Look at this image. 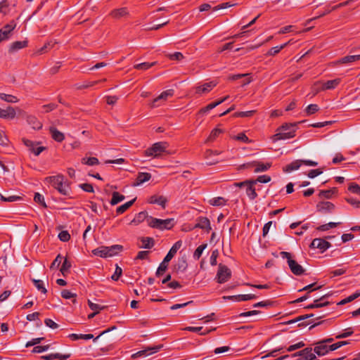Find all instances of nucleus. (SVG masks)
I'll return each mask as SVG.
<instances>
[{
  "label": "nucleus",
  "instance_id": "obj_1",
  "mask_svg": "<svg viewBox=\"0 0 360 360\" xmlns=\"http://www.w3.org/2000/svg\"><path fill=\"white\" fill-rule=\"evenodd\" d=\"M122 250V246L120 245H113L110 247L102 246L101 248L94 250L92 252L94 255L101 257H112L116 255L119 252Z\"/></svg>",
  "mask_w": 360,
  "mask_h": 360
},
{
  "label": "nucleus",
  "instance_id": "obj_2",
  "mask_svg": "<svg viewBox=\"0 0 360 360\" xmlns=\"http://www.w3.org/2000/svg\"><path fill=\"white\" fill-rule=\"evenodd\" d=\"M48 179L52 186L61 194L65 195H68L70 187L66 181H64V176L63 175L50 176Z\"/></svg>",
  "mask_w": 360,
  "mask_h": 360
},
{
  "label": "nucleus",
  "instance_id": "obj_3",
  "mask_svg": "<svg viewBox=\"0 0 360 360\" xmlns=\"http://www.w3.org/2000/svg\"><path fill=\"white\" fill-rule=\"evenodd\" d=\"M280 255L283 259H286L289 268L292 273L296 276H300L304 273V269L292 259L290 253L281 252Z\"/></svg>",
  "mask_w": 360,
  "mask_h": 360
},
{
  "label": "nucleus",
  "instance_id": "obj_4",
  "mask_svg": "<svg viewBox=\"0 0 360 360\" xmlns=\"http://www.w3.org/2000/svg\"><path fill=\"white\" fill-rule=\"evenodd\" d=\"M167 143L166 142H157L145 151L146 156H152L155 158L160 157L161 154L166 153Z\"/></svg>",
  "mask_w": 360,
  "mask_h": 360
},
{
  "label": "nucleus",
  "instance_id": "obj_5",
  "mask_svg": "<svg viewBox=\"0 0 360 360\" xmlns=\"http://www.w3.org/2000/svg\"><path fill=\"white\" fill-rule=\"evenodd\" d=\"M303 164L309 167H315L318 165V162L312 160H297L286 165L285 167L283 168V171L287 173L292 172L297 170Z\"/></svg>",
  "mask_w": 360,
  "mask_h": 360
},
{
  "label": "nucleus",
  "instance_id": "obj_6",
  "mask_svg": "<svg viewBox=\"0 0 360 360\" xmlns=\"http://www.w3.org/2000/svg\"><path fill=\"white\" fill-rule=\"evenodd\" d=\"M230 276H231L230 269L227 266L220 264L219 265V269H218V272L217 274V278L218 283H223L226 282Z\"/></svg>",
  "mask_w": 360,
  "mask_h": 360
},
{
  "label": "nucleus",
  "instance_id": "obj_7",
  "mask_svg": "<svg viewBox=\"0 0 360 360\" xmlns=\"http://www.w3.org/2000/svg\"><path fill=\"white\" fill-rule=\"evenodd\" d=\"M163 347L162 345H159L154 347H148L146 349L139 351L136 353L132 354L131 357L133 359H136L139 356H146L150 354L156 353L158 352L160 349Z\"/></svg>",
  "mask_w": 360,
  "mask_h": 360
},
{
  "label": "nucleus",
  "instance_id": "obj_8",
  "mask_svg": "<svg viewBox=\"0 0 360 360\" xmlns=\"http://www.w3.org/2000/svg\"><path fill=\"white\" fill-rule=\"evenodd\" d=\"M174 91L173 89L166 90L160 94L159 96L155 98L152 103L150 104L151 108H155L158 106V104H156L158 101H165L168 99V98L172 97L174 95Z\"/></svg>",
  "mask_w": 360,
  "mask_h": 360
},
{
  "label": "nucleus",
  "instance_id": "obj_9",
  "mask_svg": "<svg viewBox=\"0 0 360 360\" xmlns=\"http://www.w3.org/2000/svg\"><path fill=\"white\" fill-rule=\"evenodd\" d=\"M23 141L25 145L36 155H39L45 150V147L39 146V143H35L27 139H25Z\"/></svg>",
  "mask_w": 360,
  "mask_h": 360
},
{
  "label": "nucleus",
  "instance_id": "obj_10",
  "mask_svg": "<svg viewBox=\"0 0 360 360\" xmlns=\"http://www.w3.org/2000/svg\"><path fill=\"white\" fill-rule=\"evenodd\" d=\"M295 130L288 132L277 131V133L271 137V139L274 142H276L279 140L289 139L293 138L295 136Z\"/></svg>",
  "mask_w": 360,
  "mask_h": 360
},
{
  "label": "nucleus",
  "instance_id": "obj_11",
  "mask_svg": "<svg viewBox=\"0 0 360 360\" xmlns=\"http://www.w3.org/2000/svg\"><path fill=\"white\" fill-rule=\"evenodd\" d=\"M173 257L174 256L168 252L156 271L155 274L157 276H160L165 272L167 269L168 262L173 258Z\"/></svg>",
  "mask_w": 360,
  "mask_h": 360
},
{
  "label": "nucleus",
  "instance_id": "obj_12",
  "mask_svg": "<svg viewBox=\"0 0 360 360\" xmlns=\"http://www.w3.org/2000/svg\"><path fill=\"white\" fill-rule=\"evenodd\" d=\"M330 243L322 238H315L311 243V248H319L322 252L330 247Z\"/></svg>",
  "mask_w": 360,
  "mask_h": 360
},
{
  "label": "nucleus",
  "instance_id": "obj_13",
  "mask_svg": "<svg viewBox=\"0 0 360 360\" xmlns=\"http://www.w3.org/2000/svg\"><path fill=\"white\" fill-rule=\"evenodd\" d=\"M158 229L160 230L163 229H170L172 228L175 224L174 219L170 218L167 219H158Z\"/></svg>",
  "mask_w": 360,
  "mask_h": 360
},
{
  "label": "nucleus",
  "instance_id": "obj_14",
  "mask_svg": "<svg viewBox=\"0 0 360 360\" xmlns=\"http://www.w3.org/2000/svg\"><path fill=\"white\" fill-rule=\"evenodd\" d=\"M256 296L253 294H248V295H233V296H225L224 299L231 300L233 301H247L255 299Z\"/></svg>",
  "mask_w": 360,
  "mask_h": 360
},
{
  "label": "nucleus",
  "instance_id": "obj_15",
  "mask_svg": "<svg viewBox=\"0 0 360 360\" xmlns=\"http://www.w3.org/2000/svg\"><path fill=\"white\" fill-rule=\"evenodd\" d=\"M15 110L13 107L8 106L6 109L0 108V117L13 119L15 116Z\"/></svg>",
  "mask_w": 360,
  "mask_h": 360
},
{
  "label": "nucleus",
  "instance_id": "obj_16",
  "mask_svg": "<svg viewBox=\"0 0 360 360\" xmlns=\"http://www.w3.org/2000/svg\"><path fill=\"white\" fill-rule=\"evenodd\" d=\"M15 27V25H6L3 29L0 30V42L9 38V34Z\"/></svg>",
  "mask_w": 360,
  "mask_h": 360
},
{
  "label": "nucleus",
  "instance_id": "obj_17",
  "mask_svg": "<svg viewBox=\"0 0 360 360\" xmlns=\"http://www.w3.org/2000/svg\"><path fill=\"white\" fill-rule=\"evenodd\" d=\"M314 350L319 356H323L330 351L329 347L325 345L322 341L317 343Z\"/></svg>",
  "mask_w": 360,
  "mask_h": 360
},
{
  "label": "nucleus",
  "instance_id": "obj_18",
  "mask_svg": "<svg viewBox=\"0 0 360 360\" xmlns=\"http://www.w3.org/2000/svg\"><path fill=\"white\" fill-rule=\"evenodd\" d=\"M327 295L322 296L320 299L315 300L313 304H309L305 308L307 309H311L314 308L323 307L329 304L328 302H323Z\"/></svg>",
  "mask_w": 360,
  "mask_h": 360
},
{
  "label": "nucleus",
  "instance_id": "obj_19",
  "mask_svg": "<svg viewBox=\"0 0 360 360\" xmlns=\"http://www.w3.org/2000/svg\"><path fill=\"white\" fill-rule=\"evenodd\" d=\"M317 210L321 212H330L334 208V205L330 202H321L316 206Z\"/></svg>",
  "mask_w": 360,
  "mask_h": 360
},
{
  "label": "nucleus",
  "instance_id": "obj_20",
  "mask_svg": "<svg viewBox=\"0 0 360 360\" xmlns=\"http://www.w3.org/2000/svg\"><path fill=\"white\" fill-rule=\"evenodd\" d=\"M70 354H61L60 353L50 354L41 356L40 358L44 360H53L55 359H61L60 360H66L70 357Z\"/></svg>",
  "mask_w": 360,
  "mask_h": 360
},
{
  "label": "nucleus",
  "instance_id": "obj_21",
  "mask_svg": "<svg viewBox=\"0 0 360 360\" xmlns=\"http://www.w3.org/2000/svg\"><path fill=\"white\" fill-rule=\"evenodd\" d=\"M216 85L217 84L214 82L205 83L202 86H199L196 88V93L201 94L208 92Z\"/></svg>",
  "mask_w": 360,
  "mask_h": 360
},
{
  "label": "nucleus",
  "instance_id": "obj_22",
  "mask_svg": "<svg viewBox=\"0 0 360 360\" xmlns=\"http://www.w3.org/2000/svg\"><path fill=\"white\" fill-rule=\"evenodd\" d=\"M228 98H229V96H226L224 97L223 98L218 100L216 102L210 103L205 108L201 109L200 113H206V112H207L210 110L214 108L215 107L218 106L219 105L221 104L223 102L226 101Z\"/></svg>",
  "mask_w": 360,
  "mask_h": 360
},
{
  "label": "nucleus",
  "instance_id": "obj_23",
  "mask_svg": "<svg viewBox=\"0 0 360 360\" xmlns=\"http://www.w3.org/2000/svg\"><path fill=\"white\" fill-rule=\"evenodd\" d=\"M195 226L202 229H211L210 220L206 217L198 218V223Z\"/></svg>",
  "mask_w": 360,
  "mask_h": 360
},
{
  "label": "nucleus",
  "instance_id": "obj_24",
  "mask_svg": "<svg viewBox=\"0 0 360 360\" xmlns=\"http://www.w3.org/2000/svg\"><path fill=\"white\" fill-rule=\"evenodd\" d=\"M358 60H360V54L359 55H352V56H347L336 62L337 64L340 63H352Z\"/></svg>",
  "mask_w": 360,
  "mask_h": 360
},
{
  "label": "nucleus",
  "instance_id": "obj_25",
  "mask_svg": "<svg viewBox=\"0 0 360 360\" xmlns=\"http://www.w3.org/2000/svg\"><path fill=\"white\" fill-rule=\"evenodd\" d=\"M149 202L150 203L158 204L162 206V207H165V203L167 202V198L164 196L153 195L150 197Z\"/></svg>",
  "mask_w": 360,
  "mask_h": 360
},
{
  "label": "nucleus",
  "instance_id": "obj_26",
  "mask_svg": "<svg viewBox=\"0 0 360 360\" xmlns=\"http://www.w3.org/2000/svg\"><path fill=\"white\" fill-rule=\"evenodd\" d=\"M0 199L4 202H14L20 199V197L15 195H10L8 192L4 194L0 193Z\"/></svg>",
  "mask_w": 360,
  "mask_h": 360
},
{
  "label": "nucleus",
  "instance_id": "obj_27",
  "mask_svg": "<svg viewBox=\"0 0 360 360\" xmlns=\"http://www.w3.org/2000/svg\"><path fill=\"white\" fill-rule=\"evenodd\" d=\"M50 132L51 134L52 138L55 141L58 142H61L64 139V134L62 132L57 130L55 127H50Z\"/></svg>",
  "mask_w": 360,
  "mask_h": 360
},
{
  "label": "nucleus",
  "instance_id": "obj_28",
  "mask_svg": "<svg viewBox=\"0 0 360 360\" xmlns=\"http://www.w3.org/2000/svg\"><path fill=\"white\" fill-rule=\"evenodd\" d=\"M151 177L150 174L149 173H145V172H141L138 174L137 176V182L135 184V186H139L147 181H148Z\"/></svg>",
  "mask_w": 360,
  "mask_h": 360
},
{
  "label": "nucleus",
  "instance_id": "obj_29",
  "mask_svg": "<svg viewBox=\"0 0 360 360\" xmlns=\"http://www.w3.org/2000/svg\"><path fill=\"white\" fill-rule=\"evenodd\" d=\"M340 82V79H335L333 80H328L323 84L322 89H333L337 86Z\"/></svg>",
  "mask_w": 360,
  "mask_h": 360
},
{
  "label": "nucleus",
  "instance_id": "obj_30",
  "mask_svg": "<svg viewBox=\"0 0 360 360\" xmlns=\"http://www.w3.org/2000/svg\"><path fill=\"white\" fill-rule=\"evenodd\" d=\"M148 217V213L145 211L141 212L139 214H137L134 219L131 221V224H134L135 225L139 224L141 221H143L145 219H147Z\"/></svg>",
  "mask_w": 360,
  "mask_h": 360
},
{
  "label": "nucleus",
  "instance_id": "obj_31",
  "mask_svg": "<svg viewBox=\"0 0 360 360\" xmlns=\"http://www.w3.org/2000/svg\"><path fill=\"white\" fill-rule=\"evenodd\" d=\"M135 200H136V198H134L133 200H131L129 202H127L126 203L122 205L121 206H119L116 210L117 214H122L123 212H124L127 210H128L133 205V203L134 202Z\"/></svg>",
  "mask_w": 360,
  "mask_h": 360
},
{
  "label": "nucleus",
  "instance_id": "obj_32",
  "mask_svg": "<svg viewBox=\"0 0 360 360\" xmlns=\"http://www.w3.org/2000/svg\"><path fill=\"white\" fill-rule=\"evenodd\" d=\"M125 199V197L123 195L120 194L117 192L112 193V198L110 200V204L112 205H115L119 202H122Z\"/></svg>",
  "mask_w": 360,
  "mask_h": 360
},
{
  "label": "nucleus",
  "instance_id": "obj_33",
  "mask_svg": "<svg viewBox=\"0 0 360 360\" xmlns=\"http://www.w3.org/2000/svg\"><path fill=\"white\" fill-rule=\"evenodd\" d=\"M69 337L72 340H77L79 339L90 340V339L94 338V335L92 334L83 335V334H75V333H72V334H70L69 335Z\"/></svg>",
  "mask_w": 360,
  "mask_h": 360
},
{
  "label": "nucleus",
  "instance_id": "obj_34",
  "mask_svg": "<svg viewBox=\"0 0 360 360\" xmlns=\"http://www.w3.org/2000/svg\"><path fill=\"white\" fill-rule=\"evenodd\" d=\"M255 165L254 162L250 163L248 165ZM255 165L257 166V167L255 170V172H261L266 171L271 167V164H269V163L264 165L263 163L257 162V163H255Z\"/></svg>",
  "mask_w": 360,
  "mask_h": 360
},
{
  "label": "nucleus",
  "instance_id": "obj_35",
  "mask_svg": "<svg viewBox=\"0 0 360 360\" xmlns=\"http://www.w3.org/2000/svg\"><path fill=\"white\" fill-rule=\"evenodd\" d=\"M0 99L8 103H17L18 101V99L15 96L4 93H0Z\"/></svg>",
  "mask_w": 360,
  "mask_h": 360
},
{
  "label": "nucleus",
  "instance_id": "obj_36",
  "mask_svg": "<svg viewBox=\"0 0 360 360\" xmlns=\"http://www.w3.org/2000/svg\"><path fill=\"white\" fill-rule=\"evenodd\" d=\"M187 268L186 258L185 256L179 259L176 269L178 271H184Z\"/></svg>",
  "mask_w": 360,
  "mask_h": 360
},
{
  "label": "nucleus",
  "instance_id": "obj_37",
  "mask_svg": "<svg viewBox=\"0 0 360 360\" xmlns=\"http://www.w3.org/2000/svg\"><path fill=\"white\" fill-rule=\"evenodd\" d=\"M336 188H333L330 190H322L319 192V196L321 198L329 199L331 198L332 195L336 193Z\"/></svg>",
  "mask_w": 360,
  "mask_h": 360
},
{
  "label": "nucleus",
  "instance_id": "obj_38",
  "mask_svg": "<svg viewBox=\"0 0 360 360\" xmlns=\"http://www.w3.org/2000/svg\"><path fill=\"white\" fill-rule=\"evenodd\" d=\"M32 281L38 290L41 291L44 294L46 293V288H45L44 282L41 280L32 279Z\"/></svg>",
  "mask_w": 360,
  "mask_h": 360
},
{
  "label": "nucleus",
  "instance_id": "obj_39",
  "mask_svg": "<svg viewBox=\"0 0 360 360\" xmlns=\"http://www.w3.org/2000/svg\"><path fill=\"white\" fill-rule=\"evenodd\" d=\"M209 202L213 206H221L225 204L226 200L222 197H217L210 199Z\"/></svg>",
  "mask_w": 360,
  "mask_h": 360
},
{
  "label": "nucleus",
  "instance_id": "obj_40",
  "mask_svg": "<svg viewBox=\"0 0 360 360\" xmlns=\"http://www.w3.org/2000/svg\"><path fill=\"white\" fill-rule=\"evenodd\" d=\"M27 45V41H15L13 43L10 48V51H16L19 49H22Z\"/></svg>",
  "mask_w": 360,
  "mask_h": 360
},
{
  "label": "nucleus",
  "instance_id": "obj_41",
  "mask_svg": "<svg viewBox=\"0 0 360 360\" xmlns=\"http://www.w3.org/2000/svg\"><path fill=\"white\" fill-rule=\"evenodd\" d=\"M206 248H207V244H202V245L198 246L193 253V258L195 260L199 259L200 257H201L203 251L206 249Z\"/></svg>",
  "mask_w": 360,
  "mask_h": 360
},
{
  "label": "nucleus",
  "instance_id": "obj_42",
  "mask_svg": "<svg viewBox=\"0 0 360 360\" xmlns=\"http://www.w3.org/2000/svg\"><path fill=\"white\" fill-rule=\"evenodd\" d=\"M246 194L250 200H253L257 196L255 189L252 186L251 184L246 186Z\"/></svg>",
  "mask_w": 360,
  "mask_h": 360
},
{
  "label": "nucleus",
  "instance_id": "obj_43",
  "mask_svg": "<svg viewBox=\"0 0 360 360\" xmlns=\"http://www.w3.org/2000/svg\"><path fill=\"white\" fill-rule=\"evenodd\" d=\"M142 245L141 248L149 249L153 246V240L151 238H143L141 239Z\"/></svg>",
  "mask_w": 360,
  "mask_h": 360
},
{
  "label": "nucleus",
  "instance_id": "obj_44",
  "mask_svg": "<svg viewBox=\"0 0 360 360\" xmlns=\"http://www.w3.org/2000/svg\"><path fill=\"white\" fill-rule=\"evenodd\" d=\"M340 222H329L326 224L321 225L317 228L319 231H325L330 229L336 227Z\"/></svg>",
  "mask_w": 360,
  "mask_h": 360
},
{
  "label": "nucleus",
  "instance_id": "obj_45",
  "mask_svg": "<svg viewBox=\"0 0 360 360\" xmlns=\"http://www.w3.org/2000/svg\"><path fill=\"white\" fill-rule=\"evenodd\" d=\"M70 267L71 263L67 259H65L60 268V271L64 276H66V274L68 272Z\"/></svg>",
  "mask_w": 360,
  "mask_h": 360
},
{
  "label": "nucleus",
  "instance_id": "obj_46",
  "mask_svg": "<svg viewBox=\"0 0 360 360\" xmlns=\"http://www.w3.org/2000/svg\"><path fill=\"white\" fill-rule=\"evenodd\" d=\"M155 63L156 62L139 63L134 65V68L138 70H147L153 66Z\"/></svg>",
  "mask_w": 360,
  "mask_h": 360
},
{
  "label": "nucleus",
  "instance_id": "obj_47",
  "mask_svg": "<svg viewBox=\"0 0 360 360\" xmlns=\"http://www.w3.org/2000/svg\"><path fill=\"white\" fill-rule=\"evenodd\" d=\"M319 110V108L316 104H310L306 108L305 111L308 115H310L315 113Z\"/></svg>",
  "mask_w": 360,
  "mask_h": 360
},
{
  "label": "nucleus",
  "instance_id": "obj_48",
  "mask_svg": "<svg viewBox=\"0 0 360 360\" xmlns=\"http://www.w3.org/2000/svg\"><path fill=\"white\" fill-rule=\"evenodd\" d=\"M82 162V163L90 166H94L98 164V160L96 158H83Z\"/></svg>",
  "mask_w": 360,
  "mask_h": 360
},
{
  "label": "nucleus",
  "instance_id": "obj_49",
  "mask_svg": "<svg viewBox=\"0 0 360 360\" xmlns=\"http://www.w3.org/2000/svg\"><path fill=\"white\" fill-rule=\"evenodd\" d=\"M294 126L295 125L292 124L285 123V124H283V125H281L280 127H278L277 129V131H285V132L292 131V130H295L293 129Z\"/></svg>",
  "mask_w": 360,
  "mask_h": 360
},
{
  "label": "nucleus",
  "instance_id": "obj_50",
  "mask_svg": "<svg viewBox=\"0 0 360 360\" xmlns=\"http://www.w3.org/2000/svg\"><path fill=\"white\" fill-rule=\"evenodd\" d=\"M127 14V9L125 8H120V9L115 10L112 13V15L115 18H120V17L124 16V15H125Z\"/></svg>",
  "mask_w": 360,
  "mask_h": 360
},
{
  "label": "nucleus",
  "instance_id": "obj_51",
  "mask_svg": "<svg viewBox=\"0 0 360 360\" xmlns=\"http://www.w3.org/2000/svg\"><path fill=\"white\" fill-rule=\"evenodd\" d=\"M182 245V242L181 240H178L176 241L174 245L171 248V249L169 250V252L170 254H172L173 256H174V255L176 253V252L178 251L179 249H180V248L181 247Z\"/></svg>",
  "mask_w": 360,
  "mask_h": 360
},
{
  "label": "nucleus",
  "instance_id": "obj_52",
  "mask_svg": "<svg viewBox=\"0 0 360 360\" xmlns=\"http://www.w3.org/2000/svg\"><path fill=\"white\" fill-rule=\"evenodd\" d=\"M44 339V338H33L30 341L27 342L25 344L26 347H30L32 346H36L37 345L41 343V342Z\"/></svg>",
  "mask_w": 360,
  "mask_h": 360
},
{
  "label": "nucleus",
  "instance_id": "obj_53",
  "mask_svg": "<svg viewBox=\"0 0 360 360\" xmlns=\"http://www.w3.org/2000/svg\"><path fill=\"white\" fill-rule=\"evenodd\" d=\"M58 237L61 241L66 242L70 238V235L67 231H61Z\"/></svg>",
  "mask_w": 360,
  "mask_h": 360
},
{
  "label": "nucleus",
  "instance_id": "obj_54",
  "mask_svg": "<svg viewBox=\"0 0 360 360\" xmlns=\"http://www.w3.org/2000/svg\"><path fill=\"white\" fill-rule=\"evenodd\" d=\"M34 200L36 202L41 204L43 207H46V204L44 201V198L42 195L39 193L34 194Z\"/></svg>",
  "mask_w": 360,
  "mask_h": 360
},
{
  "label": "nucleus",
  "instance_id": "obj_55",
  "mask_svg": "<svg viewBox=\"0 0 360 360\" xmlns=\"http://www.w3.org/2000/svg\"><path fill=\"white\" fill-rule=\"evenodd\" d=\"M50 347V345H44V346H35L32 350V353H41L47 351Z\"/></svg>",
  "mask_w": 360,
  "mask_h": 360
},
{
  "label": "nucleus",
  "instance_id": "obj_56",
  "mask_svg": "<svg viewBox=\"0 0 360 360\" xmlns=\"http://www.w3.org/2000/svg\"><path fill=\"white\" fill-rule=\"evenodd\" d=\"M310 351H312V348L307 347L298 352L293 354L292 355L290 356L289 358H293V357L297 356H301L303 357L304 355L307 354L308 353H310Z\"/></svg>",
  "mask_w": 360,
  "mask_h": 360
},
{
  "label": "nucleus",
  "instance_id": "obj_57",
  "mask_svg": "<svg viewBox=\"0 0 360 360\" xmlns=\"http://www.w3.org/2000/svg\"><path fill=\"white\" fill-rule=\"evenodd\" d=\"M88 304H89L90 309L91 310L94 311V312H96L97 314L99 312L100 310H102L103 309H104L105 307L100 306L97 304H94L92 302H91L90 300L88 301Z\"/></svg>",
  "mask_w": 360,
  "mask_h": 360
},
{
  "label": "nucleus",
  "instance_id": "obj_58",
  "mask_svg": "<svg viewBox=\"0 0 360 360\" xmlns=\"http://www.w3.org/2000/svg\"><path fill=\"white\" fill-rule=\"evenodd\" d=\"M349 342L347 341H341L338 342L337 343L333 344L330 346H329V350L330 351H335L338 349V348L341 347L342 346L347 345Z\"/></svg>",
  "mask_w": 360,
  "mask_h": 360
},
{
  "label": "nucleus",
  "instance_id": "obj_59",
  "mask_svg": "<svg viewBox=\"0 0 360 360\" xmlns=\"http://www.w3.org/2000/svg\"><path fill=\"white\" fill-rule=\"evenodd\" d=\"M147 222H148V224L152 227V228H155V229H158V219L157 218H153L152 217H148L147 218Z\"/></svg>",
  "mask_w": 360,
  "mask_h": 360
},
{
  "label": "nucleus",
  "instance_id": "obj_60",
  "mask_svg": "<svg viewBox=\"0 0 360 360\" xmlns=\"http://www.w3.org/2000/svg\"><path fill=\"white\" fill-rule=\"evenodd\" d=\"M122 274V269L117 264H116L115 273L112 275L111 278L113 281H117L118 278L121 276Z\"/></svg>",
  "mask_w": 360,
  "mask_h": 360
},
{
  "label": "nucleus",
  "instance_id": "obj_61",
  "mask_svg": "<svg viewBox=\"0 0 360 360\" xmlns=\"http://www.w3.org/2000/svg\"><path fill=\"white\" fill-rule=\"evenodd\" d=\"M218 255H219L218 250H214L212 252V255H211L210 259V264L212 266L217 265V259Z\"/></svg>",
  "mask_w": 360,
  "mask_h": 360
},
{
  "label": "nucleus",
  "instance_id": "obj_62",
  "mask_svg": "<svg viewBox=\"0 0 360 360\" xmlns=\"http://www.w3.org/2000/svg\"><path fill=\"white\" fill-rule=\"evenodd\" d=\"M44 323L47 327L51 329H57L59 327L58 324H57L50 319H46L44 321Z\"/></svg>",
  "mask_w": 360,
  "mask_h": 360
},
{
  "label": "nucleus",
  "instance_id": "obj_63",
  "mask_svg": "<svg viewBox=\"0 0 360 360\" xmlns=\"http://www.w3.org/2000/svg\"><path fill=\"white\" fill-rule=\"evenodd\" d=\"M61 259H62L61 255H58L56 257V259L53 260V262L51 263L50 268L52 269L58 268L61 263Z\"/></svg>",
  "mask_w": 360,
  "mask_h": 360
},
{
  "label": "nucleus",
  "instance_id": "obj_64",
  "mask_svg": "<svg viewBox=\"0 0 360 360\" xmlns=\"http://www.w3.org/2000/svg\"><path fill=\"white\" fill-rule=\"evenodd\" d=\"M349 190L356 194H360V186L356 184H351Z\"/></svg>",
  "mask_w": 360,
  "mask_h": 360
}]
</instances>
